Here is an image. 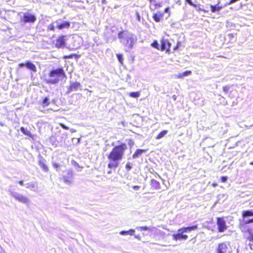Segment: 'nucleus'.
Listing matches in <instances>:
<instances>
[{"mask_svg": "<svg viewBox=\"0 0 253 253\" xmlns=\"http://www.w3.org/2000/svg\"><path fill=\"white\" fill-rule=\"evenodd\" d=\"M81 87V84L77 82L70 83L67 87V93H69L74 91H77Z\"/></svg>", "mask_w": 253, "mask_h": 253, "instance_id": "obj_12", "label": "nucleus"}, {"mask_svg": "<svg viewBox=\"0 0 253 253\" xmlns=\"http://www.w3.org/2000/svg\"><path fill=\"white\" fill-rule=\"evenodd\" d=\"M25 66L33 72H36L37 71V67L36 65L29 61H27L25 63Z\"/></svg>", "mask_w": 253, "mask_h": 253, "instance_id": "obj_16", "label": "nucleus"}, {"mask_svg": "<svg viewBox=\"0 0 253 253\" xmlns=\"http://www.w3.org/2000/svg\"><path fill=\"white\" fill-rule=\"evenodd\" d=\"M227 176H222L220 177V180L222 182H225L227 180Z\"/></svg>", "mask_w": 253, "mask_h": 253, "instance_id": "obj_37", "label": "nucleus"}, {"mask_svg": "<svg viewBox=\"0 0 253 253\" xmlns=\"http://www.w3.org/2000/svg\"><path fill=\"white\" fill-rule=\"evenodd\" d=\"M169 7H166V8L165 9V10H164V12H168L169 11Z\"/></svg>", "mask_w": 253, "mask_h": 253, "instance_id": "obj_47", "label": "nucleus"}, {"mask_svg": "<svg viewBox=\"0 0 253 253\" xmlns=\"http://www.w3.org/2000/svg\"><path fill=\"white\" fill-rule=\"evenodd\" d=\"M146 150L145 149H138L135 150L134 153L132 155V158H136L138 157L139 156H140L143 153L146 152Z\"/></svg>", "mask_w": 253, "mask_h": 253, "instance_id": "obj_17", "label": "nucleus"}, {"mask_svg": "<svg viewBox=\"0 0 253 253\" xmlns=\"http://www.w3.org/2000/svg\"><path fill=\"white\" fill-rule=\"evenodd\" d=\"M48 76L49 79L45 80L47 84H55L66 77L65 72L62 67L53 68L50 70Z\"/></svg>", "mask_w": 253, "mask_h": 253, "instance_id": "obj_2", "label": "nucleus"}, {"mask_svg": "<svg viewBox=\"0 0 253 253\" xmlns=\"http://www.w3.org/2000/svg\"><path fill=\"white\" fill-rule=\"evenodd\" d=\"M20 130L22 131V132L25 135L28 136L31 138H33V136L31 133V132L27 130L26 129H25L24 127H21Z\"/></svg>", "mask_w": 253, "mask_h": 253, "instance_id": "obj_25", "label": "nucleus"}, {"mask_svg": "<svg viewBox=\"0 0 253 253\" xmlns=\"http://www.w3.org/2000/svg\"><path fill=\"white\" fill-rule=\"evenodd\" d=\"M130 142H131V144L132 145H133V141H132V140H129V144H130Z\"/></svg>", "mask_w": 253, "mask_h": 253, "instance_id": "obj_49", "label": "nucleus"}, {"mask_svg": "<svg viewBox=\"0 0 253 253\" xmlns=\"http://www.w3.org/2000/svg\"><path fill=\"white\" fill-rule=\"evenodd\" d=\"M199 10H202V11H204V12H206V11H205V10H203V9H200H200H199Z\"/></svg>", "mask_w": 253, "mask_h": 253, "instance_id": "obj_53", "label": "nucleus"}, {"mask_svg": "<svg viewBox=\"0 0 253 253\" xmlns=\"http://www.w3.org/2000/svg\"><path fill=\"white\" fill-rule=\"evenodd\" d=\"M253 216V211L251 210L244 211L242 212V216L245 218L248 216Z\"/></svg>", "mask_w": 253, "mask_h": 253, "instance_id": "obj_20", "label": "nucleus"}, {"mask_svg": "<svg viewBox=\"0 0 253 253\" xmlns=\"http://www.w3.org/2000/svg\"><path fill=\"white\" fill-rule=\"evenodd\" d=\"M154 8L156 9L161 7L162 4L160 2H156L154 4Z\"/></svg>", "mask_w": 253, "mask_h": 253, "instance_id": "obj_38", "label": "nucleus"}, {"mask_svg": "<svg viewBox=\"0 0 253 253\" xmlns=\"http://www.w3.org/2000/svg\"><path fill=\"white\" fill-rule=\"evenodd\" d=\"M36 17L34 14L26 13L23 14L20 21L24 23H34L36 21Z\"/></svg>", "mask_w": 253, "mask_h": 253, "instance_id": "obj_9", "label": "nucleus"}, {"mask_svg": "<svg viewBox=\"0 0 253 253\" xmlns=\"http://www.w3.org/2000/svg\"><path fill=\"white\" fill-rule=\"evenodd\" d=\"M118 145H114L110 152L107 155V158L109 161L107 164V167L110 169L107 171L108 174L112 173V169H116L120 165V162L122 161L124 157L126 151L127 149L126 143L121 142L118 141Z\"/></svg>", "mask_w": 253, "mask_h": 253, "instance_id": "obj_1", "label": "nucleus"}, {"mask_svg": "<svg viewBox=\"0 0 253 253\" xmlns=\"http://www.w3.org/2000/svg\"><path fill=\"white\" fill-rule=\"evenodd\" d=\"M151 45L153 47H154L158 50H160L161 45L159 46L158 42L157 41H156V40L153 41V42L151 43Z\"/></svg>", "mask_w": 253, "mask_h": 253, "instance_id": "obj_26", "label": "nucleus"}, {"mask_svg": "<svg viewBox=\"0 0 253 253\" xmlns=\"http://www.w3.org/2000/svg\"><path fill=\"white\" fill-rule=\"evenodd\" d=\"M20 130L22 131V132L25 135L28 136L31 138H33V136L31 133V132L27 130L26 129H25L24 127H21Z\"/></svg>", "mask_w": 253, "mask_h": 253, "instance_id": "obj_24", "label": "nucleus"}, {"mask_svg": "<svg viewBox=\"0 0 253 253\" xmlns=\"http://www.w3.org/2000/svg\"><path fill=\"white\" fill-rule=\"evenodd\" d=\"M191 73H192L191 71L190 70L186 71L182 73L178 74L177 75V78H179V79H181L185 76H187L190 75L191 74Z\"/></svg>", "mask_w": 253, "mask_h": 253, "instance_id": "obj_22", "label": "nucleus"}, {"mask_svg": "<svg viewBox=\"0 0 253 253\" xmlns=\"http://www.w3.org/2000/svg\"><path fill=\"white\" fill-rule=\"evenodd\" d=\"M230 86L228 85H225L223 86L222 90L225 93H227L229 92Z\"/></svg>", "mask_w": 253, "mask_h": 253, "instance_id": "obj_34", "label": "nucleus"}, {"mask_svg": "<svg viewBox=\"0 0 253 253\" xmlns=\"http://www.w3.org/2000/svg\"><path fill=\"white\" fill-rule=\"evenodd\" d=\"M216 225L218 232H223L227 229V226L223 217H218L216 218Z\"/></svg>", "mask_w": 253, "mask_h": 253, "instance_id": "obj_8", "label": "nucleus"}, {"mask_svg": "<svg viewBox=\"0 0 253 253\" xmlns=\"http://www.w3.org/2000/svg\"><path fill=\"white\" fill-rule=\"evenodd\" d=\"M170 47L171 43L169 40L164 37L161 38L160 50H165L167 53L169 54L171 53Z\"/></svg>", "mask_w": 253, "mask_h": 253, "instance_id": "obj_7", "label": "nucleus"}, {"mask_svg": "<svg viewBox=\"0 0 253 253\" xmlns=\"http://www.w3.org/2000/svg\"><path fill=\"white\" fill-rule=\"evenodd\" d=\"M52 166H53V167L54 168H55V169H59V167H60V165H59L58 164L56 163H53L52 164Z\"/></svg>", "mask_w": 253, "mask_h": 253, "instance_id": "obj_41", "label": "nucleus"}, {"mask_svg": "<svg viewBox=\"0 0 253 253\" xmlns=\"http://www.w3.org/2000/svg\"><path fill=\"white\" fill-rule=\"evenodd\" d=\"M118 38L121 39V42L124 40L126 46L128 47H132L134 40L131 35L126 34L124 31H122L119 33Z\"/></svg>", "mask_w": 253, "mask_h": 253, "instance_id": "obj_5", "label": "nucleus"}, {"mask_svg": "<svg viewBox=\"0 0 253 253\" xmlns=\"http://www.w3.org/2000/svg\"><path fill=\"white\" fill-rule=\"evenodd\" d=\"M49 104L50 102L49 99L47 97H44L41 102V105L43 108L47 107Z\"/></svg>", "mask_w": 253, "mask_h": 253, "instance_id": "obj_19", "label": "nucleus"}, {"mask_svg": "<svg viewBox=\"0 0 253 253\" xmlns=\"http://www.w3.org/2000/svg\"><path fill=\"white\" fill-rule=\"evenodd\" d=\"M70 27V22L68 21H64L61 23L58 24L56 27L57 29L61 30L63 29H68Z\"/></svg>", "mask_w": 253, "mask_h": 253, "instance_id": "obj_15", "label": "nucleus"}, {"mask_svg": "<svg viewBox=\"0 0 253 253\" xmlns=\"http://www.w3.org/2000/svg\"><path fill=\"white\" fill-rule=\"evenodd\" d=\"M251 223H253V218H251L250 219H249L245 222L246 224H249Z\"/></svg>", "mask_w": 253, "mask_h": 253, "instance_id": "obj_42", "label": "nucleus"}, {"mask_svg": "<svg viewBox=\"0 0 253 253\" xmlns=\"http://www.w3.org/2000/svg\"><path fill=\"white\" fill-rule=\"evenodd\" d=\"M25 66V63H20L18 64V66L20 68H22Z\"/></svg>", "mask_w": 253, "mask_h": 253, "instance_id": "obj_44", "label": "nucleus"}, {"mask_svg": "<svg viewBox=\"0 0 253 253\" xmlns=\"http://www.w3.org/2000/svg\"><path fill=\"white\" fill-rule=\"evenodd\" d=\"M60 126L61 127H62L63 128L66 129H67L68 128L67 126H64L63 124H60Z\"/></svg>", "mask_w": 253, "mask_h": 253, "instance_id": "obj_45", "label": "nucleus"}, {"mask_svg": "<svg viewBox=\"0 0 253 253\" xmlns=\"http://www.w3.org/2000/svg\"><path fill=\"white\" fill-rule=\"evenodd\" d=\"M185 2H187L188 4H189L191 6H193V7L195 8H197V5L194 3L191 0H185Z\"/></svg>", "mask_w": 253, "mask_h": 253, "instance_id": "obj_31", "label": "nucleus"}, {"mask_svg": "<svg viewBox=\"0 0 253 253\" xmlns=\"http://www.w3.org/2000/svg\"><path fill=\"white\" fill-rule=\"evenodd\" d=\"M117 57L118 58V59L120 63L123 65V55L121 54H117Z\"/></svg>", "mask_w": 253, "mask_h": 253, "instance_id": "obj_30", "label": "nucleus"}, {"mask_svg": "<svg viewBox=\"0 0 253 253\" xmlns=\"http://www.w3.org/2000/svg\"><path fill=\"white\" fill-rule=\"evenodd\" d=\"M164 13L162 11H158L153 13L152 17L156 22H159L164 19Z\"/></svg>", "mask_w": 253, "mask_h": 253, "instance_id": "obj_13", "label": "nucleus"}, {"mask_svg": "<svg viewBox=\"0 0 253 253\" xmlns=\"http://www.w3.org/2000/svg\"><path fill=\"white\" fill-rule=\"evenodd\" d=\"M14 198L18 202L25 204H28L30 202L29 198L25 195L15 193L13 194Z\"/></svg>", "mask_w": 253, "mask_h": 253, "instance_id": "obj_11", "label": "nucleus"}, {"mask_svg": "<svg viewBox=\"0 0 253 253\" xmlns=\"http://www.w3.org/2000/svg\"><path fill=\"white\" fill-rule=\"evenodd\" d=\"M198 226L197 225L179 228L177 232L172 235V239L175 241H185L188 238V236L186 234V233L196 230Z\"/></svg>", "mask_w": 253, "mask_h": 253, "instance_id": "obj_3", "label": "nucleus"}, {"mask_svg": "<svg viewBox=\"0 0 253 253\" xmlns=\"http://www.w3.org/2000/svg\"><path fill=\"white\" fill-rule=\"evenodd\" d=\"M181 45V43L180 42H178L177 43H176V45L173 48V50L175 51L176 50H177L179 47H180Z\"/></svg>", "mask_w": 253, "mask_h": 253, "instance_id": "obj_36", "label": "nucleus"}, {"mask_svg": "<svg viewBox=\"0 0 253 253\" xmlns=\"http://www.w3.org/2000/svg\"><path fill=\"white\" fill-rule=\"evenodd\" d=\"M232 248L230 243L223 242L217 244L215 249V253H231Z\"/></svg>", "mask_w": 253, "mask_h": 253, "instance_id": "obj_6", "label": "nucleus"}, {"mask_svg": "<svg viewBox=\"0 0 253 253\" xmlns=\"http://www.w3.org/2000/svg\"><path fill=\"white\" fill-rule=\"evenodd\" d=\"M18 183L21 185L23 184V181L22 180H19Z\"/></svg>", "mask_w": 253, "mask_h": 253, "instance_id": "obj_48", "label": "nucleus"}, {"mask_svg": "<svg viewBox=\"0 0 253 253\" xmlns=\"http://www.w3.org/2000/svg\"><path fill=\"white\" fill-rule=\"evenodd\" d=\"M52 45L57 48H64L66 46V36L60 35L52 42Z\"/></svg>", "mask_w": 253, "mask_h": 253, "instance_id": "obj_4", "label": "nucleus"}, {"mask_svg": "<svg viewBox=\"0 0 253 253\" xmlns=\"http://www.w3.org/2000/svg\"><path fill=\"white\" fill-rule=\"evenodd\" d=\"M140 229L142 231H147L149 229V227L146 226L140 227Z\"/></svg>", "mask_w": 253, "mask_h": 253, "instance_id": "obj_40", "label": "nucleus"}, {"mask_svg": "<svg viewBox=\"0 0 253 253\" xmlns=\"http://www.w3.org/2000/svg\"><path fill=\"white\" fill-rule=\"evenodd\" d=\"M229 36L233 37V34H229Z\"/></svg>", "mask_w": 253, "mask_h": 253, "instance_id": "obj_51", "label": "nucleus"}, {"mask_svg": "<svg viewBox=\"0 0 253 253\" xmlns=\"http://www.w3.org/2000/svg\"><path fill=\"white\" fill-rule=\"evenodd\" d=\"M151 186L155 189H159L160 188V183L155 179H151L150 181Z\"/></svg>", "mask_w": 253, "mask_h": 253, "instance_id": "obj_18", "label": "nucleus"}, {"mask_svg": "<svg viewBox=\"0 0 253 253\" xmlns=\"http://www.w3.org/2000/svg\"><path fill=\"white\" fill-rule=\"evenodd\" d=\"M250 164L251 165H253V161H252V162H251L250 163Z\"/></svg>", "mask_w": 253, "mask_h": 253, "instance_id": "obj_50", "label": "nucleus"}, {"mask_svg": "<svg viewBox=\"0 0 253 253\" xmlns=\"http://www.w3.org/2000/svg\"><path fill=\"white\" fill-rule=\"evenodd\" d=\"M211 12L213 13H214L216 11H219V10H220L223 8V6H218L217 5H211Z\"/></svg>", "mask_w": 253, "mask_h": 253, "instance_id": "obj_21", "label": "nucleus"}, {"mask_svg": "<svg viewBox=\"0 0 253 253\" xmlns=\"http://www.w3.org/2000/svg\"><path fill=\"white\" fill-rule=\"evenodd\" d=\"M248 232L250 234V236L248 237V239L250 241L253 242V234L252 233L250 229L248 230Z\"/></svg>", "mask_w": 253, "mask_h": 253, "instance_id": "obj_32", "label": "nucleus"}, {"mask_svg": "<svg viewBox=\"0 0 253 253\" xmlns=\"http://www.w3.org/2000/svg\"><path fill=\"white\" fill-rule=\"evenodd\" d=\"M76 55L75 54H71L69 55H64L63 58L65 59H69V58H72L74 57H75Z\"/></svg>", "mask_w": 253, "mask_h": 253, "instance_id": "obj_33", "label": "nucleus"}, {"mask_svg": "<svg viewBox=\"0 0 253 253\" xmlns=\"http://www.w3.org/2000/svg\"><path fill=\"white\" fill-rule=\"evenodd\" d=\"M28 187L29 188H36L37 187V185L35 183H31L30 184H29L28 186Z\"/></svg>", "mask_w": 253, "mask_h": 253, "instance_id": "obj_39", "label": "nucleus"}, {"mask_svg": "<svg viewBox=\"0 0 253 253\" xmlns=\"http://www.w3.org/2000/svg\"><path fill=\"white\" fill-rule=\"evenodd\" d=\"M47 30L48 31H52V32L55 31V27H54L53 24V23L50 24L47 26Z\"/></svg>", "mask_w": 253, "mask_h": 253, "instance_id": "obj_29", "label": "nucleus"}, {"mask_svg": "<svg viewBox=\"0 0 253 253\" xmlns=\"http://www.w3.org/2000/svg\"><path fill=\"white\" fill-rule=\"evenodd\" d=\"M129 96L132 98H137L140 95V92L137 91V92H131L128 93Z\"/></svg>", "mask_w": 253, "mask_h": 253, "instance_id": "obj_28", "label": "nucleus"}, {"mask_svg": "<svg viewBox=\"0 0 253 253\" xmlns=\"http://www.w3.org/2000/svg\"><path fill=\"white\" fill-rule=\"evenodd\" d=\"M150 2H152L154 0H148Z\"/></svg>", "mask_w": 253, "mask_h": 253, "instance_id": "obj_52", "label": "nucleus"}, {"mask_svg": "<svg viewBox=\"0 0 253 253\" xmlns=\"http://www.w3.org/2000/svg\"><path fill=\"white\" fill-rule=\"evenodd\" d=\"M74 172L72 170H68L66 171V174L63 175L62 179L63 181L67 184H70L73 181Z\"/></svg>", "mask_w": 253, "mask_h": 253, "instance_id": "obj_10", "label": "nucleus"}, {"mask_svg": "<svg viewBox=\"0 0 253 253\" xmlns=\"http://www.w3.org/2000/svg\"><path fill=\"white\" fill-rule=\"evenodd\" d=\"M168 132L167 130H164L161 131L155 137L156 139H160L164 137Z\"/></svg>", "mask_w": 253, "mask_h": 253, "instance_id": "obj_23", "label": "nucleus"}, {"mask_svg": "<svg viewBox=\"0 0 253 253\" xmlns=\"http://www.w3.org/2000/svg\"><path fill=\"white\" fill-rule=\"evenodd\" d=\"M45 160L42 157L39 160L38 164L41 167V168L45 172H47L49 171V168L45 163Z\"/></svg>", "mask_w": 253, "mask_h": 253, "instance_id": "obj_14", "label": "nucleus"}, {"mask_svg": "<svg viewBox=\"0 0 253 253\" xmlns=\"http://www.w3.org/2000/svg\"><path fill=\"white\" fill-rule=\"evenodd\" d=\"M125 168H126V170L127 171H129V170H130L131 169L132 166H131L130 163L128 162L126 165Z\"/></svg>", "mask_w": 253, "mask_h": 253, "instance_id": "obj_35", "label": "nucleus"}, {"mask_svg": "<svg viewBox=\"0 0 253 253\" xmlns=\"http://www.w3.org/2000/svg\"><path fill=\"white\" fill-rule=\"evenodd\" d=\"M134 230L133 229H130L128 231H122L120 232L121 235H126V234H129L130 235H132L134 234Z\"/></svg>", "mask_w": 253, "mask_h": 253, "instance_id": "obj_27", "label": "nucleus"}, {"mask_svg": "<svg viewBox=\"0 0 253 253\" xmlns=\"http://www.w3.org/2000/svg\"><path fill=\"white\" fill-rule=\"evenodd\" d=\"M218 185L217 183L216 182L212 183L211 186L213 187H216Z\"/></svg>", "mask_w": 253, "mask_h": 253, "instance_id": "obj_46", "label": "nucleus"}, {"mask_svg": "<svg viewBox=\"0 0 253 253\" xmlns=\"http://www.w3.org/2000/svg\"><path fill=\"white\" fill-rule=\"evenodd\" d=\"M132 188H133V190H139L140 187L137 185H135V186H133Z\"/></svg>", "mask_w": 253, "mask_h": 253, "instance_id": "obj_43", "label": "nucleus"}]
</instances>
